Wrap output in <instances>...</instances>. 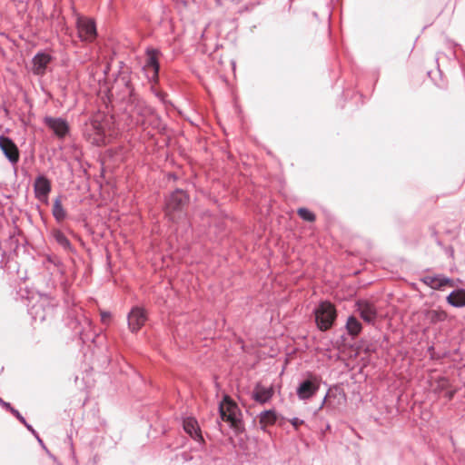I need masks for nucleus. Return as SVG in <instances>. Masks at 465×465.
Instances as JSON below:
<instances>
[{
  "label": "nucleus",
  "mask_w": 465,
  "mask_h": 465,
  "mask_svg": "<svg viewBox=\"0 0 465 465\" xmlns=\"http://www.w3.org/2000/svg\"><path fill=\"white\" fill-rule=\"evenodd\" d=\"M274 394V389L271 387H265L261 382H257L251 393L252 399L260 404H265L269 402Z\"/></svg>",
  "instance_id": "obj_10"
},
{
  "label": "nucleus",
  "mask_w": 465,
  "mask_h": 465,
  "mask_svg": "<svg viewBox=\"0 0 465 465\" xmlns=\"http://www.w3.org/2000/svg\"><path fill=\"white\" fill-rule=\"evenodd\" d=\"M0 147L11 162H16L19 154L15 144L9 139L1 137Z\"/></svg>",
  "instance_id": "obj_14"
},
{
  "label": "nucleus",
  "mask_w": 465,
  "mask_h": 465,
  "mask_svg": "<svg viewBox=\"0 0 465 465\" xmlns=\"http://www.w3.org/2000/svg\"><path fill=\"white\" fill-rule=\"evenodd\" d=\"M65 215V212L64 209L60 206V220Z\"/></svg>",
  "instance_id": "obj_38"
},
{
  "label": "nucleus",
  "mask_w": 465,
  "mask_h": 465,
  "mask_svg": "<svg viewBox=\"0 0 465 465\" xmlns=\"http://www.w3.org/2000/svg\"><path fill=\"white\" fill-rule=\"evenodd\" d=\"M356 312L361 318L368 324L375 325L378 312L375 305L367 300H358L355 302Z\"/></svg>",
  "instance_id": "obj_7"
},
{
  "label": "nucleus",
  "mask_w": 465,
  "mask_h": 465,
  "mask_svg": "<svg viewBox=\"0 0 465 465\" xmlns=\"http://www.w3.org/2000/svg\"><path fill=\"white\" fill-rule=\"evenodd\" d=\"M447 316V312L442 310H429L425 312V317L430 323L444 322Z\"/></svg>",
  "instance_id": "obj_20"
},
{
  "label": "nucleus",
  "mask_w": 465,
  "mask_h": 465,
  "mask_svg": "<svg viewBox=\"0 0 465 465\" xmlns=\"http://www.w3.org/2000/svg\"><path fill=\"white\" fill-rule=\"evenodd\" d=\"M454 391H450L448 389L444 391V396L448 398V400H451L454 397Z\"/></svg>",
  "instance_id": "obj_30"
},
{
  "label": "nucleus",
  "mask_w": 465,
  "mask_h": 465,
  "mask_svg": "<svg viewBox=\"0 0 465 465\" xmlns=\"http://www.w3.org/2000/svg\"><path fill=\"white\" fill-rule=\"evenodd\" d=\"M59 59H60V62H63V63L64 62V57H62L61 55L59 56Z\"/></svg>",
  "instance_id": "obj_42"
},
{
  "label": "nucleus",
  "mask_w": 465,
  "mask_h": 465,
  "mask_svg": "<svg viewBox=\"0 0 465 465\" xmlns=\"http://www.w3.org/2000/svg\"><path fill=\"white\" fill-rule=\"evenodd\" d=\"M60 247H62V248H64L65 250L70 248V242L62 233H60Z\"/></svg>",
  "instance_id": "obj_28"
},
{
  "label": "nucleus",
  "mask_w": 465,
  "mask_h": 465,
  "mask_svg": "<svg viewBox=\"0 0 465 465\" xmlns=\"http://www.w3.org/2000/svg\"><path fill=\"white\" fill-rule=\"evenodd\" d=\"M110 361L109 357L105 356L103 364H108Z\"/></svg>",
  "instance_id": "obj_40"
},
{
  "label": "nucleus",
  "mask_w": 465,
  "mask_h": 465,
  "mask_svg": "<svg viewBox=\"0 0 465 465\" xmlns=\"http://www.w3.org/2000/svg\"><path fill=\"white\" fill-rule=\"evenodd\" d=\"M355 351L354 355H355V356H358V354H359V353H358V352H359V351Z\"/></svg>",
  "instance_id": "obj_43"
},
{
  "label": "nucleus",
  "mask_w": 465,
  "mask_h": 465,
  "mask_svg": "<svg viewBox=\"0 0 465 465\" xmlns=\"http://www.w3.org/2000/svg\"><path fill=\"white\" fill-rule=\"evenodd\" d=\"M64 444H66L70 449H72L73 443L72 438L70 436H68L67 439L64 440Z\"/></svg>",
  "instance_id": "obj_32"
},
{
  "label": "nucleus",
  "mask_w": 465,
  "mask_h": 465,
  "mask_svg": "<svg viewBox=\"0 0 465 465\" xmlns=\"http://www.w3.org/2000/svg\"><path fill=\"white\" fill-rule=\"evenodd\" d=\"M218 412L220 419L229 423L230 427L236 433H242L244 430L242 411L238 404L230 396H223V400L219 402Z\"/></svg>",
  "instance_id": "obj_2"
},
{
  "label": "nucleus",
  "mask_w": 465,
  "mask_h": 465,
  "mask_svg": "<svg viewBox=\"0 0 465 465\" xmlns=\"http://www.w3.org/2000/svg\"><path fill=\"white\" fill-rule=\"evenodd\" d=\"M78 35L84 41H92L96 36V26L93 20L78 21Z\"/></svg>",
  "instance_id": "obj_12"
},
{
  "label": "nucleus",
  "mask_w": 465,
  "mask_h": 465,
  "mask_svg": "<svg viewBox=\"0 0 465 465\" xmlns=\"http://www.w3.org/2000/svg\"><path fill=\"white\" fill-rule=\"evenodd\" d=\"M0 404H1L4 408H5L6 410H8V411L12 408V407H11V405H10L8 402H6V401H3L1 398H0Z\"/></svg>",
  "instance_id": "obj_31"
},
{
  "label": "nucleus",
  "mask_w": 465,
  "mask_h": 465,
  "mask_svg": "<svg viewBox=\"0 0 465 465\" xmlns=\"http://www.w3.org/2000/svg\"><path fill=\"white\" fill-rule=\"evenodd\" d=\"M291 422V424L292 425V427L294 428L295 430H298L299 427L302 424H304V420H301L299 418H292L289 420Z\"/></svg>",
  "instance_id": "obj_27"
},
{
  "label": "nucleus",
  "mask_w": 465,
  "mask_h": 465,
  "mask_svg": "<svg viewBox=\"0 0 465 465\" xmlns=\"http://www.w3.org/2000/svg\"><path fill=\"white\" fill-rule=\"evenodd\" d=\"M123 81L124 82L128 92L125 110L131 120L136 125L142 126L146 124L147 119L151 116H155V118L159 120L160 117L156 114L155 110L134 93L130 82L125 78H123Z\"/></svg>",
  "instance_id": "obj_1"
},
{
  "label": "nucleus",
  "mask_w": 465,
  "mask_h": 465,
  "mask_svg": "<svg viewBox=\"0 0 465 465\" xmlns=\"http://www.w3.org/2000/svg\"><path fill=\"white\" fill-rule=\"evenodd\" d=\"M430 355V358L431 359H439L440 357H445V356H449L450 355V352L453 351V352H458L459 351H436V350H433V351H427Z\"/></svg>",
  "instance_id": "obj_23"
},
{
  "label": "nucleus",
  "mask_w": 465,
  "mask_h": 465,
  "mask_svg": "<svg viewBox=\"0 0 465 465\" xmlns=\"http://www.w3.org/2000/svg\"><path fill=\"white\" fill-rule=\"evenodd\" d=\"M435 283H440V288L444 287L447 284H450L452 286V281L450 278L436 275V282Z\"/></svg>",
  "instance_id": "obj_26"
},
{
  "label": "nucleus",
  "mask_w": 465,
  "mask_h": 465,
  "mask_svg": "<svg viewBox=\"0 0 465 465\" xmlns=\"http://www.w3.org/2000/svg\"><path fill=\"white\" fill-rule=\"evenodd\" d=\"M345 329L347 333L352 338H354L361 333L362 330V325L356 316L351 315L347 319Z\"/></svg>",
  "instance_id": "obj_16"
},
{
  "label": "nucleus",
  "mask_w": 465,
  "mask_h": 465,
  "mask_svg": "<svg viewBox=\"0 0 465 465\" xmlns=\"http://www.w3.org/2000/svg\"><path fill=\"white\" fill-rule=\"evenodd\" d=\"M336 398L338 399L339 404L341 403V401H342L343 402L346 401V395L342 391L339 390L338 388L329 389L327 394L325 395L320 406V409H322L324 405L326 406L327 410L334 409L331 400Z\"/></svg>",
  "instance_id": "obj_13"
},
{
  "label": "nucleus",
  "mask_w": 465,
  "mask_h": 465,
  "mask_svg": "<svg viewBox=\"0 0 465 465\" xmlns=\"http://www.w3.org/2000/svg\"><path fill=\"white\" fill-rule=\"evenodd\" d=\"M15 417H17L19 413L18 411H16L15 409H14L13 407L9 410Z\"/></svg>",
  "instance_id": "obj_35"
},
{
  "label": "nucleus",
  "mask_w": 465,
  "mask_h": 465,
  "mask_svg": "<svg viewBox=\"0 0 465 465\" xmlns=\"http://www.w3.org/2000/svg\"><path fill=\"white\" fill-rule=\"evenodd\" d=\"M190 196L183 189H175L166 199V214L173 222H177L186 214Z\"/></svg>",
  "instance_id": "obj_3"
},
{
  "label": "nucleus",
  "mask_w": 465,
  "mask_h": 465,
  "mask_svg": "<svg viewBox=\"0 0 465 465\" xmlns=\"http://www.w3.org/2000/svg\"><path fill=\"white\" fill-rule=\"evenodd\" d=\"M35 194L38 199L45 201L50 190L49 182L44 177H39L35 183Z\"/></svg>",
  "instance_id": "obj_18"
},
{
  "label": "nucleus",
  "mask_w": 465,
  "mask_h": 465,
  "mask_svg": "<svg viewBox=\"0 0 465 465\" xmlns=\"http://www.w3.org/2000/svg\"><path fill=\"white\" fill-rule=\"evenodd\" d=\"M279 417V414L276 412L274 409L265 410L262 411L258 416L261 429L265 430V428L267 426L275 424Z\"/></svg>",
  "instance_id": "obj_15"
},
{
  "label": "nucleus",
  "mask_w": 465,
  "mask_h": 465,
  "mask_svg": "<svg viewBox=\"0 0 465 465\" xmlns=\"http://www.w3.org/2000/svg\"><path fill=\"white\" fill-rule=\"evenodd\" d=\"M216 423H217V425L219 426V430H220V431H221L222 433H223V425H222L221 421L217 420H216Z\"/></svg>",
  "instance_id": "obj_39"
},
{
  "label": "nucleus",
  "mask_w": 465,
  "mask_h": 465,
  "mask_svg": "<svg viewBox=\"0 0 465 465\" xmlns=\"http://www.w3.org/2000/svg\"><path fill=\"white\" fill-rule=\"evenodd\" d=\"M25 426L30 430L32 431L35 435V430L32 428L31 425H29L28 423L25 422Z\"/></svg>",
  "instance_id": "obj_37"
},
{
  "label": "nucleus",
  "mask_w": 465,
  "mask_h": 465,
  "mask_svg": "<svg viewBox=\"0 0 465 465\" xmlns=\"http://www.w3.org/2000/svg\"><path fill=\"white\" fill-rule=\"evenodd\" d=\"M297 213L303 221H306V222L312 223V222H314L316 219L315 214L312 212H311L309 209L304 208V207L299 208L297 211Z\"/></svg>",
  "instance_id": "obj_21"
},
{
  "label": "nucleus",
  "mask_w": 465,
  "mask_h": 465,
  "mask_svg": "<svg viewBox=\"0 0 465 465\" xmlns=\"http://www.w3.org/2000/svg\"><path fill=\"white\" fill-rule=\"evenodd\" d=\"M23 424H25V418L21 415V414H18L17 417H16Z\"/></svg>",
  "instance_id": "obj_36"
},
{
  "label": "nucleus",
  "mask_w": 465,
  "mask_h": 465,
  "mask_svg": "<svg viewBox=\"0 0 465 465\" xmlns=\"http://www.w3.org/2000/svg\"><path fill=\"white\" fill-rule=\"evenodd\" d=\"M51 127L53 128L55 134L58 133V127L56 126L54 122L52 123Z\"/></svg>",
  "instance_id": "obj_34"
},
{
  "label": "nucleus",
  "mask_w": 465,
  "mask_h": 465,
  "mask_svg": "<svg viewBox=\"0 0 465 465\" xmlns=\"http://www.w3.org/2000/svg\"><path fill=\"white\" fill-rule=\"evenodd\" d=\"M50 58L47 54H37L33 60V71L35 74H41L48 64Z\"/></svg>",
  "instance_id": "obj_19"
},
{
  "label": "nucleus",
  "mask_w": 465,
  "mask_h": 465,
  "mask_svg": "<svg viewBox=\"0 0 465 465\" xmlns=\"http://www.w3.org/2000/svg\"><path fill=\"white\" fill-rule=\"evenodd\" d=\"M86 134L92 143L101 146L106 143V131L102 123L98 120L91 122L86 129Z\"/></svg>",
  "instance_id": "obj_9"
},
{
  "label": "nucleus",
  "mask_w": 465,
  "mask_h": 465,
  "mask_svg": "<svg viewBox=\"0 0 465 465\" xmlns=\"http://www.w3.org/2000/svg\"><path fill=\"white\" fill-rule=\"evenodd\" d=\"M350 349H354L353 347H351ZM356 350H359L360 348L359 347H356L355 348Z\"/></svg>",
  "instance_id": "obj_45"
},
{
  "label": "nucleus",
  "mask_w": 465,
  "mask_h": 465,
  "mask_svg": "<svg viewBox=\"0 0 465 465\" xmlns=\"http://www.w3.org/2000/svg\"><path fill=\"white\" fill-rule=\"evenodd\" d=\"M155 95L161 100V101H164V97H165V94L162 93V92H158L155 94Z\"/></svg>",
  "instance_id": "obj_33"
},
{
  "label": "nucleus",
  "mask_w": 465,
  "mask_h": 465,
  "mask_svg": "<svg viewBox=\"0 0 465 465\" xmlns=\"http://www.w3.org/2000/svg\"><path fill=\"white\" fill-rule=\"evenodd\" d=\"M315 322L319 330L324 331L331 329L336 321L337 311L334 305L328 302L322 301L314 308Z\"/></svg>",
  "instance_id": "obj_4"
},
{
  "label": "nucleus",
  "mask_w": 465,
  "mask_h": 465,
  "mask_svg": "<svg viewBox=\"0 0 465 465\" xmlns=\"http://www.w3.org/2000/svg\"><path fill=\"white\" fill-rule=\"evenodd\" d=\"M322 382L321 376L307 371L303 374V379L296 388V394L302 401L312 398L319 391Z\"/></svg>",
  "instance_id": "obj_5"
},
{
  "label": "nucleus",
  "mask_w": 465,
  "mask_h": 465,
  "mask_svg": "<svg viewBox=\"0 0 465 465\" xmlns=\"http://www.w3.org/2000/svg\"><path fill=\"white\" fill-rule=\"evenodd\" d=\"M437 385L434 388V391L438 393L444 392L450 386L449 381L445 377H440L437 381Z\"/></svg>",
  "instance_id": "obj_22"
},
{
  "label": "nucleus",
  "mask_w": 465,
  "mask_h": 465,
  "mask_svg": "<svg viewBox=\"0 0 465 465\" xmlns=\"http://www.w3.org/2000/svg\"><path fill=\"white\" fill-rule=\"evenodd\" d=\"M423 282L429 285L432 289H440V283H435L436 282V276H425L422 279Z\"/></svg>",
  "instance_id": "obj_24"
},
{
  "label": "nucleus",
  "mask_w": 465,
  "mask_h": 465,
  "mask_svg": "<svg viewBox=\"0 0 465 465\" xmlns=\"http://www.w3.org/2000/svg\"><path fill=\"white\" fill-rule=\"evenodd\" d=\"M111 312H101V321L104 324H107L111 319Z\"/></svg>",
  "instance_id": "obj_29"
},
{
  "label": "nucleus",
  "mask_w": 465,
  "mask_h": 465,
  "mask_svg": "<svg viewBox=\"0 0 465 465\" xmlns=\"http://www.w3.org/2000/svg\"><path fill=\"white\" fill-rule=\"evenodd\" d=\"M147 321V314L144 309L134 306L127 314L128 328L132 332H137Z\"/></svg>",
  "instance_id": "obj_8"
},
{
  "label": "nucleus",
  "mask_w": 465,
  "mask_h": 465,
  "mask_svg": "<svg viewBox=\"0 0 465 465\" xmlns=\"http://www.w3.org/2000/svg\"><path fill=\"white\" fill-rule=\"evenodd\" d=\"M448 253H450V255H452L453 254V249L452 248H449Z\"/></svg>",
  "instance_id": "obj_41"
},
{
  "label": "nucleus",
  "mask_w": 465,
  "mask_h": 465,
  "mask_svg": "<svg viewBox=\"0 0 465 465\" xmlns=\"http://www.w3.org/2000/svg\"><path fill=\"white\" fill-rule=\"evenodd\" d=\"M447 302L453 307L460 308L465 306V290L458 289L452 291L447 297Z\"/></svg>",
  "instance_id": "obj_17"
},
{
  "label": "nucleus",
  "mask_w": 465,
  "mask_h": 465,
  "mask_svg": "<svg viewBox=\"0 0 465 465\" xmlns=\"http://www.w3.org/2000/svg\"><path fill=\"white\" fill-rule=\"evenodd\" d=\"M69 134V125L66 121L60 118V140Z\"/></svg>",
  "instance_id": "obj_25"
},
{
  "label": "nucleus",
  "mask_w": 465,
  "mask_h": 465,
  "mask_svg": "<svg viewBox=\"0 0 465 465\" xmlns=\"http://www.w3.org/2000/svg\"><path fill=\"white\" fill-rule=\"evenodd\" d=\"M145 54L146 61L143 70L146 72L148 80L156 84L159 80L160 64L158 57L161 53L158 49L147 48Z\"/></svg>",
  "instance_id": "obj_6"
},
{
  "label": "nucleus",
  "mask_w": 465,
  "mask_h": 465,
  "mask_svg": "<svg viewBox=\"0 0 465 465\" xmlns=\"http://www.w3.org/2000/svg\"><path fill=\"white\" fill-rule=\"evenodd\" d=\"M36 437H37L38 441H39L40 443H42L41 439H40L38 436H36Z\"/></svg>",
  "instance_id": "obj_44"
},
{
  "label": "nucleus",
  "mask_w": 465,
  "mask_h": 465,
  "mask_svg": "<svg viewBox=\"0 0 465 465\" xmlns=\"http://www.w3.org/2000/svg\"><path fill=\"white\" fill-rule=\"evenodd\" d=\"M183 430L195 441L202 444L204 442L198 421L193 417H186L183 420Z\"/></svg>",
  "instance_id": "obj_11"
}]
</instances>
